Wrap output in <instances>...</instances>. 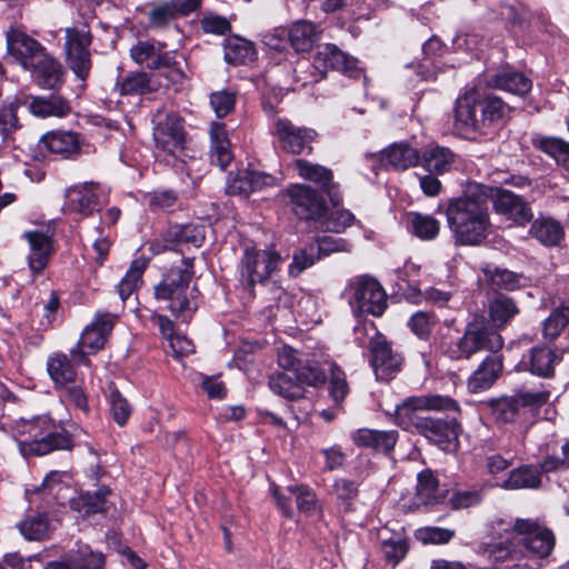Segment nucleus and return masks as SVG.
<instances>
[{"mask_svg":"<svg viewBox=\"0 0 569 569\" xmlns=\"http://www.w3.org/2000/svg\"><path fill=\"white\" fill-rule=\"evenodd\" d=\"M491 189L469 182L459 197L447 201L445 214L448 228L458 246H479L491 231L488 199Z\"/></svg>","mask_w":569,"mask_h":569,"instance_id":"obj_1","label":"nucleus"},{"mask_svg":"<svg viewBox=\"0 0 569 569\" xmlns=\"http://www.w3.org/2000/svg\"><path fill=\"white\" fill-rule=\"evenodd\" d=\"M502 336L483 316H475L457 338L441 336L436 339V349L452 361H468L480 352H495L503 348Z\"/></svg>","mask_w":569,"mask_h":569,"instance_id":"obj_2","label":"nucleus"},{"mask_svg":"<svg viewBox=\"0 0 569 569\" xmlns=\"http://www.w3.org/2000/svg\"><path fill=\"white\" fill-rule=\"evenodd\" d=\"M509 111L499 97H481L476 87L467 88L456 101L455 127L466 133L487 134Z\"/></svg>","mask_w":569,"mask_h":569,"instance_id":"obj_3","label":"nucleus"},{"mask_svg":"<svg viewBox=\"0 0 569 569\" xmlns=\"http://www.w3.org/2000/svg\"><path fill=\"white\" fill-rule=\"evenodd\" d=\"M192 263L182 260L181 264L170 268L159 284L154 287V297L167 303V309L182 322H189L198 309L199 291L191 287Z\"/></svg>","mask_w":569,"mask_h":569,"instance_id":"obj_4","label":"nucleus"},{"mask_svg":"<svg viewBox=\"0 0 569 569\" xmlns=\"http://www.w3.org/2000/svg\"><path fill=\"white\" fill-rule=\"evenodd\" d=\"M52 420L46 416L22 420L17 432L28 437L19 440L20 452L28 457L43 456L53 450H71L73 443L67 431H52Z\"/></svg>","mask_w":569,"mask_h":569,"instance_id":"obj_5","label":"nucleus"},{"mask_svg":"<svg viewBox=\"0 0 569 569\" xmlns=\"http://www.w3.org/2000/svg\"><path fill=\"white\" fill-rule=\"evenodd\" d=\"M460 410L458 402L447 396L422 395L406 398L396 406L395 420L402 429L415 428L419 431V425L427 417L419 415L420 411H446L458 412Z\"/></svg>","mask_w":569,"mask_h":569,"instance_id":"obj_6","label":"nucleus"},{"mask_svg":"<svg viewBox=\"0 0 569 569\" xmlns=\"http://www.w3.org/2000/svg\"><path fill=\"white\" fill-rule=\"evenodd\" d=\"M355 312L381 316L387 308V293L379 281L368 274L352 278L347 288Z\"/></svg>","mask_w":569,"mask_h":569,"instance_id":"obj_7","label":"nucleus"},{"mask_svg":"<svg viewBox=\"0 0 569 569\" xmlns=\"http://www.w3.org/2000/svg\"><path fill=\"white\" fill-rule=\"evenodd\" d=\"M156 149L166 156L178 159L186 143L182 119L173 112L158 111L152 119Z\"/></svg>","mask_w":569,"mask_h":569,"instance_id":"obj_8","label":"nucleus"},{"mask_svg":"<svg viewBox=\"0 0 569 569\" xmlns=\"http://www.w3.org/2000/svg\"><path fill=\"white\" fill-rule=\"evenodd\" d=\"M281 260L274 250L246 248L240 266L242 286L252 289L257 283H263L278 269Z\"/></svg>","mask_w":569,"mask_h":569,"instance_id":"obj_9","label":"nucleus"},{"mask_svg":"<svg viewBox=\"0 0 569 569\" xmlns=\"http://www.w3.org/2000/svg\"><path fill=\"white\" fill-rule=\"evenodd\" d=\"M291 211L297 218L319 222L326 218L328 208L321 193L308 184L296 183L287 188Z\"/></svg>","mask_w":569,"mask_h":569,"instance_id":"obj_10","label":"nucleus"},{"mask_svg":"<svg viewBox=\"0 0 569 569\" xmlns=\"http://www.w3.org/2000/svg\"><path fill=\"white\" fill-rule=\"evenodd\" d=\"M116 320L117 316L112 313H98L92 323L83 330L78 346L71 350L73 359L79 363L89 365L84 349L91 353L102 349Z\"/></svg>","mask_w":569,"mask_h":569,"instance_id":"obj_11","label":"nucleus"},{"mask_svg":"<svg viewBox=\"0 0 569 569\" xmlns=\"http://www.w3.org/2000/svg\"><path fill=\"white\" fill-rule=\"evenodd\" d=\"M548 391H519L513 396H505L491 399L489 407L497 421L502 423L512 422L521 408L540 407L549 399Z\"/></svg>","mask_w":569,"mask_h":569,"instance_id":"obj_12","label":"nucleus"},{"mask_svg":"<svg viewBox=\"0 0 569 569\" xmlns=\"http://www.w3.org/2000/svg\"><path fill=\"white\" fill-rule=\"evenodd\" d=\"M370 363L376 378L381 381L392 379L401 369L402 357L392 349L391 342L385 336L376 332L369 341Z\"/></svg>","mask_w":569,"mask_h":569,"instance_id":"obj_13","label":"nucleus"},{"mask_svg":"<svg viewBox=\"0 0 569 569\" xmlns=\"http://www.w3.org/2000/svg\"><path fill=\"white\" fill-rule=\"evenodd\" d=\"M90 44L91 36L89 31L74 28L66 30L67 63L77 78L82 81L87 80L91 70Z\"/></svg>","mask_w":569,"mask_h":569,"instance_id":"obj_14","label":"nucleus"},{"mask_svg":"<svg viewBox=\"0 0 569 569\" xmlns=\"http://www.w3.org/2000/svg\"><path fill=\"white\" fill-rule=\"evenodd\" d=\"M513 530L521 536V542L529 552L539 557H548L555 547V535L546 526L532 519H517Z\"/></svg>","mask_w":569,"mask_h":569,"instance_id":"obj_15","label":"nucleus"},{"mask_svg":"<svg viewBox=\"0 0 569 569\" xmlns=\"http://www.w3.org/2000/svg\"><path fill=\"white\" fill-rule=\"evenodd\" d=\"M273 134L278 139L280 148L292 154L311 152V143L317 136L313 129L296 126L286 118L277 119Z\"/></svg>","mask_w":569,"mask_h":569,"instance_id":"obj_16","label":"nucleus"},{"mask_svg":"<svg viewBox=\"0 0 569 569\" xmlns=\"http://www.w3.org/2000/svg\"><path fill=\"white\" fill-rule=\"evenodd\" d=\"M278 363L281 369L291 370L303 389L305 386L318 388L326 382V373L309 360L300 359L297 350L290 347L281 348L278 353Z\"/></svg>","mask_w":569,"mask_h":569,"instance_id":"obj_17","label":"nucleus"},{"mask_svg":"<svg viewBox=\"0 0 569 569\" xmlns=\"http://www.w3.org/2000/svg\"><path fill=\"white\" fill-rule=\"evenodd\" d=\"M288 38L291 47L297 52H307L313 48V44L319 39L317 26L310 21H297L288 30L278 28L273 33L266 36V43L272 48L280 47V43L273 40L282 41Z\"/></svg>","mask_w":569,"mask_h":569,"instance_id":"obj_18","label":"nucleus"},{"mask_svg":"<svg viewBox=\"0 0 569 569\" xmlns=\"http://www.w3.org/2000/svg\"><path fill=\"white\" fill-rule=\"evenodd\" d=\"M204 239L203 228L194 223L173 224L168 227L159 240L151 242L150 250L159 254L167 250H173L181 244L200 247Z\"/></svg>","mask_w":569,"mask_h":569,"instance_id":"obj_19","label":"nucleus"},{"mask_svg":"<svg viewBox=\"0 0 569 569\" xmlns=\"http://www.w3.org/2000/svg\"><path fill=\"white\" fill-rule=\"evenodd\" d=\"M503 372V356L500 351L488 353L467 380V389L471 393H480L490 389Z\"/></svg>","mask_w":569,"mask_h":569,"instance_id":"obj_20","label":"nucleus"},{"mask_svg":"<svg viewBox=\"0 0 569 569\" xmlns=\"http://www.w3.org/2000/svg\"><path fill=\"white\" fill-rule=\"evenodd\" d=\"M273 184L274 178L270 174L251 169H241L230 173L226 192L230 196L248 198L251 193Z\"/></svg>","mask_w":569,"mask_h":569,"instance_id":"obj_21","label":"nucleus"},{"mask_svg":"<svg viewBox=\"0 0 569 569\" xmlns=\"http://www.w3.org/2000/svg\"><path fill=\"white\" fill-rule=\"evenodd\" d=\"M460 431L461 426L455 418L443 420L427 417L425 421L419 425L418 433L442 449H449L456 446Z\"/></svg>","mask_w":569,"mask_h":569,"instance_id":"obj_22","label":"nucleus"},{"mask_svg":"<svg viewBox=\"0 0 569 569\" xmlns=\"http://www.w3.org/2000/svg\"><path fill=\"white\" fill-rule=\"evenodd\" d=\"M493 196V209L498 214L505 216L519 226L531 221L533 214L528 202L516 193L496 188Z\"/></svg>","mask_w":569,"mask_h":569,"instance_id":"obj_23","label":"nucleus"},{"mask_svg":"<svg viewBox=\"0 0 569 569\" xmlns=\"http://www.w3.org/2000/svg\"><path fill=\"white\" fill-rule=\"evenodd\" d=\"M7 44L9 53L26 70L30 69L46 53L43 47L37 40L16 29H10L7 32Z\"/></svg>","mask_w":569,"mask_h":569,"instance_id":"obj_24","label":"nucleus"},{"mask_svg":"<svg viewBox=\"0 0 569 569\" xmlns=\"http://www.w3.org/2000/svg\"><path fill=\"white\" fill-rule=\"evenodd\" d=\"M293 169L303 180H309L318 186L328 194L333 206L341 201L336 184L332 181V171L326 167L303 159H297L292 162Z\"/></svg>","mask_w":569,"mask_h":569,"instance_id":"obj_25","label":"nucleus"},{"mask_svg":"<svg viewBox=\"0 0 569 569\" xmlns=\"http://www.w3.org/2000/svg\"><path fill=\"white\" fill-rule=\"evenodd\" d=\"M41 142L48 151L64 159L78 157L88 147L79 133L62 130L47 132L41 137Z\"/></svg>","mask_w":569,"mask_h":569,"instance_id":"obj_26","label":"nucleus"},{"mask_svg":"<svg viewBox=\"0 0 569 569\" xmlns=\"http://www.w3.org/2000/svg\"><path fill=\"white\" fill-rule=\"evenodd\" d=\"M29 243L28 264L33 273L42 272L53 253L52 239L42 231H27L22 236Z\"/></svg>","mask_w":569,"mask_h":569,"instance_id":"obj_27","label":"nucleus"},{"mask_svg":"<svg viewBox=\"0 0 569 569\" xmlns=\"http://www.w3.org/2000/svg\"><path fill=\"white\" fill-rule=\"evenodd\" d=\"M164 44L158 47L149 41H138L130 49V57L138 64H144L148 69L159 70L170 68L173 64L172 57L163 51Z\"/></svg>","mask_w":569,"mask_h":569,"instance_id":"obj_28","label":"nucleus"},{"mask_svg":"<svg viewBox=\"0 0 569 569\" xmlns=\"http://www.w3.org/2000/svg\"><path fill=\"white\" fill-rule=\"evenodd\" d=\"M399 433L397 430H375L361 428L351 435L358 447L369 448L377 452L389 453L393 450Z\"/></svg>","mask_w":569,"mask_h":569,"instance_id":"obj_29","label":"nucleus"},{"mask_svg":"<svg viewBox=\"0 0 569 569\" xmlns=\"http://www.w3.org/2000/svg\"><path fill=\"white\" fill-rule=\"evenodd\" d=\"M96 190L97 184L93 182H84L68 188L66 191V207L70 211L86 217L92 214L99 200Z\"/></svg>","mask_w":569,"mask_h":569,"instance_id":"obj_30","label":"nucleus"},{"mask_svg":"<svg viewBox=\"0 0 569 569\" xmlns=\"http://www.w3.org/2000/svg\"><path fill=\"white\" fill-rule=\"evenodd\" d=\"M33 77L39 87L47 90H59L63 84V68L59 61L44 53L31 66Z\"/></svg>","mask_w":569,"mask_h":569,"instance_id":"obj_31","label":"nucleus"},{"mask_svg":"<svg viewBox=\"0 0 569 569\" xmlns=\"http://www.w3.org/2000/svg\"><path fill=\"white\" fill-rule=\"evenodd\" d=\"M313 66L321 72L328 69L348 72L356 68V60L348 57L337 46L327 43L315 54Z\"/></svg>","mask_w":569,"mask_h":569,"instance_id":"obj_32","label":"nucleus"},{"mask_svg":"<svg viewBox=\"0 0 569 569\" xmlns=\"http://www.w3.org/2000/svg\"><path fill=\"white\" fill-rule=\"evenodd\" d=\"M519 312L516 300L506 295H497L488 305L489 323L497 331L510 323Z\"/></svg>","mask_w":569,"mask_h":569,"instance_id":"obj_33","label":"nucleus"},{"mask_svg":"<svg viewBox=\"0 0 569 569\" xmlns=\"http://www.w3.org/2000/svg\"><path fill=\"white\" fill-rule=\"evenodd\" d=\"M560 358L548 347H533L528 356L523 357L522 365L531 373L550 378L555 372V365Z\"/></svg>","mask_w":569,"mask_h":569,"instance_id":"obj_34","label":"nucleus"},{"mask_svg":"<svg viewBox=\"0 0 569 569\" xmlns=\"http://www.w3.org/2000/svg\"><path fill=\"white\" fill-rule=\"evenodd\" d=\"M456 154L447 147L435 146L426 149L420 156L419 163L428 172L443 174L451 171Z\"/></svg>","mask_w":569,"mask_h":569,"instance_id":"obj_35","label":"nucleus"},{"mask_svg":"<svg viewBox=\"0 0 569 569\" xmlns=\"http://www.w3.org/2000/svg\"><path fill=\"white\" fill-rule=\"evenodd\" d=\"M445 491L439 488V483L431 470H423L418 475L416 487V500L418 505L435 506L445 500Z\"/></svg>","mask_w":569,"mask_h":569,"instance_id":"obj_36","label":"nucleus"},{"mask_svg":"<svg viewBox=\"0 0 569 569\" xmlns=\"http://www.w3.org/2000/svg\"><path fill=\"white\" fill-rule=\"evenodd\" d=\"M32 114L41 118L64 117L71 111V107L63 97L51 94L49 97H33L29 103Z\"/></svg>","mask_w":569,"mask_h":569,"instance_id":"obj_37","label":"nucleus"},{"mask_svg":"<svg viewBox=\"0 0 569 569\" xmlns=\"http://www.w3.org/2000/svg\"><path fill=\"white\" fill-rule=\"evenodd\" d=\"M210 138L211 162L217 163L220 169L224 170L233 159L224 126L222 123L213 122L210 129Z\"/></svg>","mask_w":569,"mask_h":569,"instance_id":"obj_38","label":"nucleus"},{"mask_svg":"<svg viewBox=\"0 0 569 569\" xmlns=\"http://www.w3.org/2000/svg\"><path fill=\"white\" fill-rule=\"evenodd\" d=\"M489 83L497 89L518 96H525L532 87L531 80L518 71L498 72L490 78Z\"/></svg>","mask_w":569,"mask_h":569,"instance_id":"obj_39","label":"nucleus"},{"mask_svg":"<svg viewBox=\"0 0 569 569\" xmlns=\"http://www.w3.org/2000/svg\"><path fill=\"white\" fill-rule=\"evenodd\" d=\"M385 158L387 168L391 167L396 170H406L419 163L420 154L417 149L408 143H393L385 149Z\"/></svg>","mask_w":569,"mask_h":569,"instance_id":"obj_40","label":"nucleus"},{"mask_svg":"<svg viewBox=\"0 0 569 569\" xmlns=\"http://www.w3.org/2000/svg\"><path fill=\"white\" fill-rule=\"evenodd\" d=\"M269 388L276 395L288 400H296L302 398L305 395V389L295 378L291 370L282 369L281 372L270 376Z\"/></svg>","mask_w":569,"mask_h":569,"instance_id":"obj_41","label":"nucleus"},{"mask_svg":"<svg viewBox=\"0 0 569 569\" xmlns=\"http://www.w3.org/2000/svg\"><path fill=\"white\" fill-rule=\"evenodd\" d=\"M535 148L542 151L556 163L569 170V142L558 137H537L532 140Z\"/></svg>","mask_w":569,"mask_h":569,"instance_id":"obj_42","label":"nucleus"},{"mask_svg":"<svg viewBox=\"0 0 569 569\" xmlns=\"http://www.w3.org/2000/svg\"><path fill=\"white\" fill-rule=\"evenodd\" d=\"M110 493V489L104 486L100 487L94 492H81L78 499L72 501V506L86 517L98 512H106L108 510L107 497Z\"/></svg>","mask_w":569,"mask_h":569,"instance_id":"obj_43","label":"nucleus"},{"mask_svg":"<svg viewBox=\"0 0 569 569\" xmlns=\"http://www.w3.org/2000/svg\"><path fill=\"white\" fill-rule=\"evenodd\" d=\"M530 234L545 246H556L563 238L562 226L551 218H539L530 228Z\"/></svg>","mask_w":569,"mask_h":569,"instance_id":"obj_44","label":"nucleus"},{"mask_svg":"<svg viewBox=\"0 0 569 569\" xmlns=\"http://www.w3.org/2000/svg\"><path fill=\"white\" fill-rule=\"evenodd\" d=\"M483 274L486 282L493 291H513L523 286V278L507 269L495 268L491 270L489 268H485Z\"/></svg>","mask_w":569,"mask_h":569,"instance_id":"obj_45","label":"nucleus"},{"mask_svg":"<svg viewBox=\"0 0 569 569\" xmlns=\"http://www.w3.org/2000/svg\"><path fill=\"white\" fill-rule=\"evenodd\" d=\"M47 370L57 386L71 383L76 378V370L64 353H54L49 357Z\"/></svg>","mask_w":569,"mask_h":569,"instance_id":"obj_46","label":"nucleus"},{"mask_svg":"<svg viewBox=\"0 0 569 569\" xmlns=\"http://www.w3.org/2000/svg\"><path fill=\"white\" fill-rule=\"evenodd\" d=\"M540 482L539 473L532 468L523 466L512 470L500 487L507 490L535 489L540 486Z\"/></svg>","mask_w":569,"mask_h":569,"instance_id":"obj_47","label":"nucleus"},{"mask_svg":"<svg viewBox=\"0 0 569 569\" xmlns=\"http://www.w3.org/2000/svg\"><path fill=\"white\" fill-rule=\"evenodd\" d=\"M256 57V50L251 42L234 38L229 40L224 48V59L230 64H244L252 61Z\"/></svg>","mask_w":569,"mask_h":569,"instance_id":"obj_48","label":"nucleus"},{"mask_svg":"<svg viewBox=\"0 0 569 569\" xmlns=\"http://www.w3.org/2000/svg\"><path fill=\"white\" fill-rule=\"evenodd\" d=\"M333 492L343 512H352L359 496V485L355 480L339 478L333 483Z\"/></svg>","mask_w":569,"mask_h":569,"instance_id":"obj_49","label":"nucleus"},{"mask_svg":"<svg viewBox=\"0 0 569 569\" xmlns=\"http://www.w3.org/2000/svg\"><path fill=\"white\" fill-rule=\"evenodd\" d=\"M385 558L393 565L399 563L408 552V543L400 537H388L386 529L378 532Z\"/></svg>","mask_w":569,"mask_h":569,"instance_id":"obj_50","label":"nucleus"},{"mask_svg":"<svg viewBox=\"0 0 569 569\" xmlns=\"http://www.w3.org/2000/svg\"><path fill=\"white\" fill-rule=\"evenodd\" d=\"M147 266L148 260L144 258H138L132 261L126 276L118 284V292L122 301H126L136 290Z\"/></svg>","mask_w":569,"mask_h":569,"instance_id":"obj_51","label":"nucleus"},{"mask_svg":"<svg viewBox=\"0 0 569 569\" xmlns=\"http://www.w3.org/2000/svg\"><path fill=\"white\" fill-rule=\"evenodd\" d=\"M568 325L569 306L556 308L542 323V336L547 340H556Z\"/></svg>","mask_w":569,"mask_h":569,"instance_id":"obj_52","label":"nucleus"},{"mask_svg":"<svg viewBox=\"0 0 569 569\" xmlns=\"http://www.w3.org/2000/svg\"><path fill=\"white\" fill-rule=\"evenodd\" d=\"M156 90V84L147 72H132L120 84L122 94L142 96Z\"/></svg>","mask_w":569,"mask_h":569,"instance_id":"obj_53","label":"nucleus"},{"mask_svg":"<svg viewBox=\"0 0 569 569\" xmlns=\"http://www.w3.org/2000/svg\"><path fill=\"white\" fill-rule=\"evenodd\" d=\"M350 391L345 371L335 362L329 368V395L336 403H341Z\"/></svg>","mask_w":569,"mask_h":569,"instance_id":"obj_54","label":"nucleus"},{"mask_svg":"<svg viewBox=\"0 0 569 569\" xmlns=\"http://www.w3.org/2000/svg\"><path fill=\"white\" fill-rule=\"evenodd\" d=\"M71 562L74 569H104L106 558L102 552L82 546L71 556Z\"/></svg>","mask_w":569,"mask_h":569,"instance_id":"obj_55","label":"nucleus"},{"mask_svg":"<svg viewBox=\"0 0 569 569\" xmlns=\"http://www.w3.org/2000/svg\"><path fill=\"white\" fill-rule=\"evenodd\" d=\"M319 259L318 247L316 243L311 242L293 253L292 262L289 266V273L297 277L307 268L313 266Z\"/></svg>","mask_w":569,"mask_h":569,"instance_id":"obj_56","label":"nucleus"},{"mask_svg":"<svg viewBox=\"0 0 569 569\" xmlns=\"http://www.w3.org/2000/svg\"><path fill=\"white\" fill-rule=\"evenodd\" d=\"M413 233L422 240H433L440 231V222L435 217L413 213L411 217Z\"/></svg>","mask_w":569,"mask_h":569,"instance_id":"obj_57","label":"nucleus"},{"mask_svg":"<svg viewBox=\"0 0 569 569\" xmlns=\"http://www.w3.org/2000/svg\"><path fill=\"white\" fill-rule=\"evenodd\" d=\"M287 492L295 496V501L300 512L309 515L316 510L317 496L308 486H289L287 487Z\"/></svg>","mask_w":569,"mask_h":569,"instance_id":"obj_58","label":"nucleus"},{"mask_svg":"<svg viewBox=\"0 0 569 569\" xmlns=\"http://www.w3.org/2000/svg\"><path fill=\"white\" fill-rule=\"evenodd\" d=\"M415 537L423 545H445L455 537V530L440 527H423L416 530Z\"/></svg>","mask_w":569,"mask_h":569,"instance_id":"obj_59","label":"nucleus"},{"mask_svg":"<svg viewBox=\"0 0 569 569\" xmlns=\"http://www.w3.org/2000/svg\"><path fill=\"white\" fill-rule=\"evenodd\" d=\"M436 322L437 319L432 313L417 311L410 317L408 327L419 339L427 340L430 337Z\"/></svg>","mask_w":569,"mask_h":569,"instance_id":"obj_60","label":"nucleus"},{"mask_svg":"<svg viewBox=\"0 0 569 569\" xmlns=\"http://www.w3.org/2000/svg\"><path fill=\"white\" fill-rule=\"evenodd\" d=\"M19 529L28 540H42L48 535V519L44 515L29 518L20 523Z\"/></svg>","mask_w":569,"mask_h":569,"instance_id":"obj_61","label":"nucleus"},{"mask_svg":"<svg viewBox=\"0 0 569 569\" xmlns=\"http://www.w3.org/2000/svg\"><path fill=\"white\" fill-rule=\"evenodd\" d=\"M178 16L174 12L170 1L159 4L152 8L148 13V23L150 28L161 29L164 28L169 22L177 19Z\"/></svg>","mask_w":569,"mask_h":569,"instance_id":"obj_62","label":"nucleus"},{"mask_svg":"<svg viewBox=\"0 0 569 569\" xmlns=\"http://www.w3.org/2000/svg\"><path fill=\"white\" fill-rule=\"evenodd\" d=\"M236 96L228 90L212 92L210 94V104L218 118L226 117L234 108Z\"/></svg>","mask_w":569,"mask_h":569,"instance_id":"obj_63","label":"nucleus"},{"mask_svg":"<svg viewBox=\"0 0 569 569\" xmlns=\"http://www.w3.org/2000/svg\"><path fill=\"white\" fill-rule=\"evenodd\" d=\"M110 411L119 426H124L131 415L129 402L117 389L112 390L110 393Z\"/></svg>","mask_w":569,"mask_h":569,"instance_id":"obj_64","label":"nucleus"}]
</instances>
